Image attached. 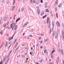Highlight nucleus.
Listing matches in <instances>:
<instances>
[{"instance_id": "nucleus-1", "label": "nucleus", "mask_w": 64, "mask_h": 64, "mask_svg": "<svg viewBox=\"0 0 64 64\" xmlns=\"http://www.w3.org/2000/svg\"><path fill=\"white\" fill-rule=\"evenodd\" d=\"M62 39L63 40V41H64V32H62Z\"/></svg>"}, {"instance_id": "nucleus-2", "label": "nucleus", "mask_w": 64, "mask_h": 64, "mask_svg": "<svg viewBox=\"0 0 64 64\" xmlns=\"http://www.w3.org/2000/svg\"><path fill=\"white\" fill-rule=\"evenodd\" d=\"M58 50L59 52H61V54H62V55H63V50H60V48H58Z\"/></svg>"}, {"instance_id": "nucleus-3", "label": "nucleus", "mask_w": 64, "mask_h": 64, "mask_svg": "<svg viewBox=\"0 0 64 64\" xmlns=\"http://www.w3.org/2000/svg\"><path fill=\"white\" fill-rule=\"evenodd\" d=\"M16 25V24H15V23H12V24H11V25H10V28H11V29H12V26H13V25H14V26H15Z\"/></svg>"}, {"instance_id": "nucleus-4", "label": "nucleus", "mask_w": 64, "mask_h": 64, "mask_svg": "<svg viewBox=\"0 0 64 64\" xmlns=\"http://www.w3.org/2000/svg\"><path fill=\"white\" fill-rule=\"evenodd\" d=\"M56 24H57L58 27H60V24H59V23L58 22H56Z\"/></svg>"}, {"instance_id": "nucleus-5", "label": "nucleus", "mask_w": 64, "mask_h": 64, "mask_svg": "<svg viewBox=\"0 0 64 64\" xmlns=\"http://www.w3.org/2000/svg\"><path fill=\"white\" fill-rule=\"evenodd\" d=\"M8 14L6 15L4 20V21H6V20H7V19L8 18Z\"/></svg>"}, {"instance_id": "nucleus-6", "label": "nucleus", "mask_w": 64, "mask_h": 64, "mask_svg": "<svg viewBox=\"0 0 64 64\" xmlns=\"http://www.w3.org/2000/svg\"><path fill=\"white\" fill-rule=\"evenodd\" d=\"M62 3H61L60 4H59V5L58 6V7H59V8H60V7H61L62 6Z\"/></svg>"}, {"instance_id": "nucleus-7", "label": "nucleus", "mask_w": 64, "mask_h": 64, "mask_svg": "<svg viewBox=\"0 0 64 64\" xmlns=\"http://www.w3.org/2000/svg\"><path fill=\"white\" fill-rule=\"evenodd\" d=\"M47 24H48L49 25V26H50V22L49 21H47Z\"/></svg>"}, {"instance_id": "nucleus-8", "label": "nucleus", "mask_w": 64, "mask_h": 64, "mask_svg": "<svg viewBox=\"0 0 64 64\" xmlns=\"http://www.w3.org/2000/svg\"><path fill=\"white\" fill-rule=\"evenodd\" d=\"M37 12L38 14H40V10L39 9H38L37 10Z\"/></svg>"}, {"instance_id": "nucleus-9", "label": "nucleus", "mask_w": 64, "mask_h": 64, "mask_svg": "<svg viewBox=\"0 0 64 64\" xmlns=\"http://www.w3.org/2000/svg\"><path fill=\"white\" fill-rule=\"evenodd\" d=\"M58 0H56L55 2V4H58Z\"/></svg>"}, {"instance_id": "nucleus-10", "label": "nucleus", "mask_w": 64, "mask_h": 64, "mask_svg": "<svg viewBox=\"0 0 64 64\" xmlns=\"http://www.w3.org/2000/svg\"><path fill=\"white\" fill-rule=\"evenodd\" d=\"M55 32H53V34H52V36L53 37H54V36H55Z\"/></svg>"}, {"instance_id": "nucleus-11", "label": "nucleus", "mask_w": 64, "mask_h": 64, "mask_svg": "<svg viewBox=\"0 0 64 64\" xmlns=\"http://www.w3.org/2000/svg\"><path fill=\"white\" fill-rule=\"evenodd\" d=\"M16 29H17V25H16V26L14 28V30H16Z\"/></svg>"}, {"instance_id": "nucleus-12", "label": "nucleus", "mask_w": 64, "mask_h": 64, "mask_svg": "<svg viewBox=\"0 0 64 64\" xmlns=\"http://www.w3.org/2000/svg\"><path fill=\"white\" fill-rule=\"evenodd\" d=\"M51 58H53V57H54V56L53 55V54H51Z\"/></svg>"}, {"instance_id": "nucleus-13", "label": "nucleus", "mask_w": 64, "mask_h": 64, "mask_svg": "<svg viewBox=\"0 0 64 64\" xmlns=\"http://www.w3.org/2000/svg\"><path fill=\"white\" fill-rule=\"evenodd\" d=\"M20 18H18V19H17V20L16 21V22L17 23L18 21H19L20 20Z\"/></svg>"}, {"instance_id": "nucleus-14", "label": "nucleus", "mask_w": 64, "mask_h": 64, "mask_svg": "<svg viewBox=\"0 0 64 64\" xmlns=\"http://www.w3.org/2000/svg\"><path fill=\"white\" fill-rule=\"evenodd\" d=\"M46 12H49V10H48V9H46Z\"/></svg>"}, {"instance_id": "nucleus-15", "label": "nucleus", "mask_w": 64, "mask_h": 64, "mask_svg": "<svg viewBox=\"0 0 64 64\" xmlns=\"http://www.w3.org/2000/svg\"><path fill=\"white\" fill-rule=\"evenodd\" d=\"M8 45V42H7L5 44V47H6V46H7V45Z\"/></svg>"}, {"instance_id": "nucleus-16", "label": "nucleus", "mask_w": 64, "mask_h": 64, "mask_svg": "<svg viewBox=\"0 0 64 64\" xmlns=\"http://www.w3.org/2000/svg\"><path fill=\"white\" fill-rule=\"evenodd\" d=\"M6 25H7V24H5L4 25V26L2 27H6Z\"/></svg>"}, {"instance_id": "nucleus-17", "label": "nucleus", "mask_w": 64, "mask_h": 64, "mask_svg": "<svg viewBox=\"0 0 64 64\" xmlns=\"http://www.w3.org/2000/svg\"><path fill=\"white\" fill-rule=\"evenodd\" d=\"M24 8H22L21 9V11L22 12H23V11L24 10Z\"/></svg>"}, {"instance_id": "nucleus-18", "label": "nucleus", "mask_w": 64, "mask_h": 64, "mask_svg": "<svg viewBox=\"0 0 64 64\" xmlns=\"http://www.w3.org/2000/svg\"><path fill=\"white\" fill-rule=\"evenodd\" d=\"M44 12H43L40 15L41 16H42V15H43V14H44Z\"/></svg>"}, {"instance_id": "nucleus-19", "label": "nucleus", "mask_w": 64, "mask_h": 64, "mask_svg": "<svg viewBox=\"0 0 64 64\" xmlns=\"http://www.w3.org/2000/svg\"><path fill=\"white\" fill-rule=\"evenodd\" d=\"M56 18H58V14L57 13H56Z\"/></svg>"}, {"instance_id": "nucleus-20", "label": "nucleus", "mask_w": 64, "mask_h": 64, "mask_svg": "<svg viewBox=\"0 0 64 64\" xmlns=\"http://www.w3.org/2000/svg\"><path fill=\"white\" fill-rule=\"evenodd\" d=\"M49 20H50V18H48V17L47 18V21H49Z\"/></svg>"}, {"instance_id": "nucleus-21", "label": "nucleus", "mask_w": 64, "mask_h": 64, "mask_svg": "<svg viewBox=\"0 0 64 64\" xmlns=\"http://www.w3.org/2000/svg\"><path fill=\"white\" fill-rule=\"evenodd\" d=\"M48 41V38H47L45 40V42H46Z\"/></svg>"}, {"instance_id": "nucleus-22", "label": "nucleus", "mask_w": 64, "mask_h": 64, "mask_svg": "<svg viewBox=\"0 0 64 64\" xmlns=\"http://www.w3.org/2000/svg\"><path fill=\"white\" fill-rule=\"evenodd\" d=\"M3 30H1V31H0V34H1V35H2V32H3Z\"/></svg>"}, {"instance_id": "nucleus-23", "label": "nucleus", "mask_w": 64, "mask_h": 64, "mask_svg": "<svg viewBox=\"0 0 64 64\" xmlns=\"http://www.w3.org/2000/svg\"><path fill=\"white\" fill-rule=\"evenodd\" d=\"M46 16H47V15H45V16H44L42 18H43V19H44V18H45V17H46Z\"/></svg>"}, {"instance_id": "nucleus-24", "label": "nucleus", "mask_w": 64, "mask_h": 64, "mask_svg": "<svg viewBox=\"0 0 64 64\" xmlns=\"http://www.w3.org/2000/svg\"><path fill=\"white\" fill-rule=\"evenodd\" d=\"M30 2L31 3V4H33V0H30Z\"/></svg>"}, {"instance_id": "nucleus-25", "label": "nucleus", "mask_w": 64, "mask_h": 64, "mask_svg": "<svg viewBox=\"0 0 64 64\" xmlns=\"http://www.w3.org/2000/svg\"><path fill=\"white\" fill-rule=\"evenodd\" d=\"M46 52H47V50H44V52L45 53H46Z\"/></svg>"}, {"instance_id": "nucleus-26", "label": "nucleus", "mask_w": 64, "mask_h": 64, "mask_svg": "<svg viewBox=\"0 0 64 64\" xmlns=\"http://www.w3.org/2000/svg\"><path fill=\"white\" fill-rule=\"evenodd\" d=\"M19 46H18V48H16V50H15V52H16V51H17V49H18V48H19Z\"/></svg>"}, {"instance_id": "nucleus-27", "label": "nucleus", "mask_w": 64, "mask_h": 64, "mask_svg": "<svg viewBox=\"0 0 64 64\" xmlns=\"http://www.w3.org/2000/svg\"><path fill=\"white\" fill-rule=\"evenodd\" d=\"M52 24L53 27H54V23L53 22L52 23Z\"/></svg>"}, {"instance_id": "nucleus-28", "label": "nucleus", "mask_w": 64, "mask_h": 64, "mask_svg": "<svg viewBox=\"0 0 64 64\" xmlns=\"http://www.w3.org/2000/svg\"><path fill=\"white\" fill-rule=\"evenodd\" d=\"M47 4H48L47 2H46L45 3V6H47Z\"/></svg>"}, {"instance_id": "nucleus-29", "label": "nucleus", "mask_w": 64, "mask_h": 64, "mask_svg": "<svg viewBox=\"0 0 64 64\" xmlns=\"http://www.w3.org/2000/svg\"><path fill=\"white\" fill-rule=\"evenodd\" d=\"M44 25H45V24H46V22H45V21H44Z\"/></svg>"}, {"instance_id": "nucleus-30", "label": "nucleus", "mask_w": 64, "mask_h": 64, "mask_svg": "<svg viewBox=\"0 0 64 64\" xmlns=\"http://www.w3.org/2000/svg\"><path fill=\"white\" fill-rule=\"evenodd\" d=\"M32 56H33V55H34V52H32Z\"/></svg>"}, {"instance_id": "nucleus-31", "label": "nucleus", "mask_w": 64, "mask_h": 64, "mask_svg": "<svg viewBox=\"0 0 64 64\" xmlns=\"http://www.w3.org/2000/svg\"><path fill=\"white\" fill-rule=\"evenodd\" d=\"M24 57H25V56L24 55H23L22 56V58H24Z\"/></svg>"}, {"instance_id": "nucleus-32", "label": "nucleus", "mask_w": 64, "mask_h": 64, "mask_svg": "<svg viewBox=\"0 0 64 64\" xmlns=\"http://www.w3.org/2000/svg\"><path fill=\"white\" fill-rule=\"evenodd\" d=\"M16 15H14V20H15V17H16Z\"/></svg>"}, {"instance_id": "nucleus-33", "label": "nucleus", "mask_w": 64, "mask_h": 64, "mask_svg": "<svg viewBox=\"0 0 64 64\" xmlns=\"http://www.w3.org/2000/svg\"><path fill=\"white\" fill-rule=\"evenodd\" d=\"M17 39L16 38L15 40L14 41V42L15 43L16 42V41H17Z\"/></svg>"}, {"instance_id": "nucleus-34", "label": "nucleus", "mask_w": 64, "mask_h": 64, "mask_svg": "<svg viewBox=\"0 0 64 64\" xmlns=\"http://www.w3.org/2000/svg\"><path fill=\"white\" fill-rule=\"evenodd\" d=\"M28 23H29L28 22H27L26 24H25L26 25H27Z\"/></svg>"}, {"instance_id": "nucleus-35", "label": "nucleus", "mask_w": 64, "mask_h": 64, "mask_svg": "<svg viewBox=\"0 0 64 64\" xmlns=\"http://www.w3.org/2000/svg\"><path fill=\"white\" fill-rule=\"evenodd\" d=\"M15 44V42H14L12 44V46H13V45H14V44Z\"/></svg>"}, {"instance_id": "nucleus-36", "label": "nucleus", "mask_w": 64, "mask_h": 64, "mask_svg": "<svg viewBox=\"0 0 64 64\" xmlns=\"http://www.w3.org/2000/svg\"><path fill=\"white\" fill-rule=\"evenodd\" d=\"M51 16L52 17H53V14H52V12H51Z\"/></svg>"}, {"instance_id": "nucleus-37", "label": "nucleus", "mask_w": 64, "mask_h": 64, "mask_svg": "<svg viewBox=\"0 0 64 64\" xmlns=\"http://www.w3.org/2000/svg\"><path fill=\"white\" fill-rule=\"evenodd\" d=\"M25 46V44H23L22 45V46Z\"/></svg>"}, {"instance_id": "nucleus-38", "label": "nucleus", "mask_w": 64, "mask_h": 64, "mask_svg": "<svg viewBox=\"0 0 64 64\" xmlns=\"http://www.w3.org/2000/svg\"><path fill=\"white\" fill-rule=\"evenodd\" d=\"M4 45V43H3L2 44L1 46H3Z\"/></svg>"}, {"instance_id": "nucleus-39", "label": "nucleus", "mask_w": 64, "mask_h": 64, "mask_svg": "<svg viewBox=\"0 0 64 64\" xmlns=\"http://www.w3.org/2000/svg\"><path fill=\"white\" fill-rule=\"evenodd\" d=\"M55 11H57V8H55Z\"/></svg>"}, {"instance_id": "nucleus-40", "label": "nucleus", "mask_w": 64, "mask_h": 64, "mask_svg": "<svg viewBox=\"0 0 64 64\" xmlns=\"http://www.w3.org/2000/svg\"><path fill=\"white\" fill-rule=\"evenodd\" d=\"M26 26V25L25 24H24L22 26V28H23V27H25V26Z\"/></svg>"}, {"instance_id": "nucleus-41", "label": "nucleus", "mask_w": 64, "mask_h": 64, "mask_svg": "<svg viewBox=\"0 0 64 64\" xmlns=\"http://www.w3.org/2000/svg\"><path fill=\"white\" fill-rule=\"evenodd\" d=\"M12 50H11L10 51V53L9 54V55H10V54H11V52H12Z\"/></svg>"}, {"instance_id": "nucleus-42", "label": "nucleus", "mask_w": 64, "mask_h": 64, "mask_svg": "<svg viewBox=\"0 0 64 64\" xmlns=\"http://www.w3.org/2000/svg\"><path fill=\"white\" fill-rule=\"evenodd\" d=\"M62 26L63 28H64V24H62Z\"/></svg>"}, {"instance_id": "nucleus-43", "label": "nucleus", "mask_w": 64, "mask_h": 64, "mask_svg": "<svg viewBox=\"0 0 64 64\" xmlns=\"http://www.w3.org/2000/svg\"><path fill=\"white\" fill-rule=\"evenodd\" d=\"M42 39V38L41 37H39V39L40 40V39Z\"/></svg>"}, {"instance_id": "nucleus-44", "label": "nucleus", "mask_w": 64, "mask_h": 64, "mask_svg": "<svg viewBox=\"0 0 64 64\" xmlns=\"http://www.w3.org/2000/svg\"><path fill=\"white\" fill-rule=\"evenodd\" d=\"M0 19H0V21H1V20H2V17H0Z\"/></svg>"}, {"instance_id": "nucleus-45", "label": "nucleus", "mask_w": 64, "mask_h": 64, "mask_svg": "<svg viewBox=\"0 0 64 64\" xmlns=\"http://www.w3.org/2000/svg\"><path fill=\"white\" fill-rule=\"evenodd\" d=\"M33 2L34 3H35V0H33Z\"/></svg>"}, {"instance_id": "nucleus-46", "label": "nucleus", "mask_w": 64, "mask_h": 64, "mask_svg": "<svg viewBox=\"0 0 64 64\" xmlns=\"http://www.w3.org/2000/svg\"><path fill=\"white\" fill-rule=\"evenodd\" d=\"M30 32H33V30H30Z\"/></svg>"}, {"instance_id": "nucleus-47", "label": "nucleus", "mask_w": 64, "mask_h": 64, "mask_svg": "<svg viewBox=\"0 0 64 64\" xmlns=\"http://www.w3.org/2000/svg\"><path fill=\"white\" fill-rule=\"evenodd\" d=\"M57 35H56V36L55 38H56H56H57Z\"/></svg>"}, {"instance_id": "nucleus-48", "label": "nucleus", "mask_w": 64, "mask_h": 64, "mask_svg": "<svg viewBox=\"0 0 64 64\" xmlns=\"http://www.w3.org/2000/svg\"><path fill=\"white\" fill-rule=\"evenodd\" d=\"M18 12H20V9H19L18 10Z\"/></svg>"}, {"instance_id": "nucleus-49", "label": "nucleus", "mask_w": 64, "mask_h": 64, "mask_svg": "<svg viewBox=\"0 0 64 64\" xmlns=\"http://www.w3.org/2000/svg\"><path fill=\"white\" fill-rule=\"evenodd\" d=\"M29 36H30V37H32V35H30Z\"/></svg>"}, {"instance_id": "nucleus-50", "label": "nucleus", "mask_w": 64, "mask_h": 64, "mask_svg": "<svg viewBox=\"0 0 64 64\" xmlns=\"http://www.w3.org/2000/svg\"><path fill=\"white\" fill-rule=\"evenodd\" d=\"M9 59H8L6 62H8V61H9Z\"/></svg>"}, {"instance_id": "nucleus-51", "label": "nucleus", "mask_w": 64, "mask_h": 64, "mask_svg": "<svg viewBox=\"0 0 64 64\" xmlns=\"http://www.w3.org/2000/svg\"><path fill=\"white\" fill-rule=\"evenodd\" d=\"M6 3H7V4H9V2H8V1H7Z\"/></svg>"}, {"instance_id": "nucleus-52", "label": "nucleus", "mask_w": 64, "mask_h": 64, "mask_svg": "<svg viewBox=\"0 0 64 64\" xmlns=\"http://www.w3.org/2000/svg\"><path fill=\"white\" fill-rule=\"evenodd\" d=\"M40 2L41 3H43V0H41Z\"/></svg>"}, {"instance_id": "nucleus-53", "label": "nucleus", "mask_w": 64, "mask_h": 64, "mask_svg": "<svg viewBox=\"0 0 64 64\" xmlns=\"http://www.w3.org/2000/svg\"><path fill=\"white\" fill-rule=\"evenodd\" d=\"M18 42H17L16 43V45H16V46H17V45H18Z\"/></svg>"}, {"instance_id": "nucleus-54", "label": "nucleus", "mask_w": 64, "mask_h": 64, "mask_svg": "<svg viewBox=\"0 0 64 64\" xmlns=\"http://www.w3.org/2000/svg\"><path fill=\"white\" fill-rule=\"evenodd\" d=\"M15 2H14L13 5H15Z\"/></svg>"}, {"instance_id": "nucleus-55", "label": "nucleus", "mask_w": 64, "mask_h": 64, "mask_svg": "<svg viewBox=\"0 0 64 64\" xmlns=\"http://www.w3.org/2000/svg\"><path fill=\"white\" fill-rule=\"evenodd\" d=\"M3 60H4V61H5V58H3Z\"/></svg>"}, {"instance_id": "nucleus-56", "label": "nucleus", "mask_w": 64, "mask_h": 64, "mask_svg": "<svg viewBox=\"0 0 64 64\" xmlns=\"http://www.w3.org/2000/svg\"><path fill=\"white\" fill-rule=\"evenodd\" d=\"M2 63H3V62H1L0 64H3Z\"/></svg>"}, {"instance_id": "nucleus-57", "label": "nucleus", "mask_w": 64, "mask_h": 64, "mask_svg": "<svg viewBox=\"0 0 64 64\" xmlns=\"http://www.w3.org/2000/svg\"><path fill=\"white\" fill-rule=\"evenodd\" d=\"M40 48L41 49H42V48H43V46H41Z\"/></svg>"}, {"instance_id": "nucleus-58", "label": "nucleus", "mask_w": 64, "mask_h": 64, "mask_svg": "<svg viewBox=\"0 0 64 64\" xmlns=\"http://www.w3.org/2000/svg\"><path fill=\"white\" fill-rule=\"evenodd\" d=\"M28 62V60H26V63H27Z\"/></svg>"}, {"instance_id": "nucleus-59", "label": "nucleus", "mask_w": 64, "mask_h": 64, "mask_svg": "<svg viewBox=\"0 0 64 64\" xmlns=\"http://www.w3.org/2000/svg\"><path fill=\"white\" fill-rule=\"evenodd\" d=\"M40 43L41 44H42V40H41V42H40Z\"/></svg>"}, {"instance_id": "nucleus-60", "label": "nucleus", "mask_w": 64, "mask_h": 64, "mask_svg": "<svg viewBox=\"0 0 64 64\" xmlns=\"http://www.w3.org/2000/svg\"><path fill=\"white\" fill-rule=\"evenodd\" d=\"M14 10V8H12V11H13Z\"/></svg>"}, {"instance_id": "nucleus-61", "label": "nucleus", "mask_w": 64, "mask_h": 64, "mask_svg": "<svg viewBox=\"0 0 64 64\" xmlns=\"http://www.w3.org/2000/svg\"><path fill=\"white\" fill-rule=\"evenodd\" d=\"M52 52H55V50H52Z\"/></svg>"}, {"instance_id": "nucleus-62", "label": "nucleus", "mask_w": 64, "mask_h": 64, "mask_svg": "<svg viewBox=\"0 0 64 64\" xmlns=\"http://www.w3.org/2000/svg\"><path fill=\"white\" fill-rule=\"evenodd\" d=\"M45 6V8L48 7L47 6Z\"/></svg>"}, {"instance_id": "nucleus-63", "label": "nucleus", "mask_w": 64, "mask_h": 64, "mask_svg": "<svg viewBox=\"0 0 64 64\" xmlns=\"http://www.w3.org/2000/svg\"><path fill=\"white\" fill-rule=\"evenodd\" d=\"M15 6H14L12 8L14 9V8H15Z\"/></svg>"}, {"instance_id": "nucleus-64", "label": "nucleus", "mask_w": 64, "mask_h": 64, "mask_svg": "<svg viewBox=\"0 0 64 64\" xmlns=\"http://www.w3.org/2000/svg\"><path fill=\"white\" fill-rule=\"evenodd\" d=\"M36 64H39V63L37 62H36Z\"/></svg>"}]
</instances>
